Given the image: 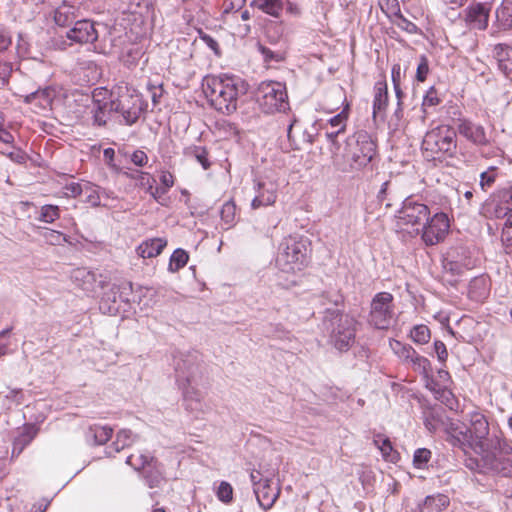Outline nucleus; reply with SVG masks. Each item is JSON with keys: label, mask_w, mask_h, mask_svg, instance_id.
<instances>
[{"label": "nucleus", "mask_w": 512, "mask_h": 512, "mask_svg": "<svg viewBox=\"0 0 512 512\" xmlns=\"http://www.w3.org/2000/svg\"><path fill=\"white\" fill-rule=\"evenodd\" d=\"M259 109L265 114L285 112L289 109L286 85L278 81H263L256 93Z\"/></svg>", "instance_id": "obj_6"}, {"label": "nucleus", "mask_w": 512, "mask_h": 512, "mask_svg": "<svg viewBox=\"0 0 512 512\" xmlns=\"http://www.w3.org/2000/svg\"><path fill=\"white\" fill-rule=\"evenodd\" d=\"M126 464L133 467L136 471L143 469V479L149 488H158L165 480L163 465L150 454L139 453L138 455H129L126 458Z\"/></svg>", "instance_id": "obj_11"}, {"label": "nucleus", "mask_w": 512, "mask_h": 512, "mask_svg": "<svg viewBox=\"0 0 512 512\" xmlns=\"http://www.w3.org/2000/svg\"><path fill=\"white\" fill-rule=\"evenodd\" d=\"M11 328H6L0 331V357L7 353L10 341Z\"/></svg>", "instance_id": "obj_64"}, {"label": "nucleus", "mask_w": 512, "mask_h": 512, "mask_svg": "<svg viewBox=\"0 0 512 512\" xmlns=\"http://www.w3.org/2000/svg\"><path fill=\"white\" fill-rule=\"evenodd\" d=\"M373 444L380 450L384 460L396 463L399 454L394 450L393 445L388 437L381 433H375L373 436Z\"/></svg>", "instance_id": "obj_30"}, {"label": "nucleus", "mask_w": 512, "mask_h": 512, "mask_svg": "<svg viewBox=\"0 0 512 512\" xmlns=\"http://www.w3.org/2000/svg\"><path fill=\"white\" fill-rule=\"evenodd\" d=\"M310 241L306 237L289 236L280 245L276 266L285 273L303 270L309 262Z\"/></svg>", "instance_id": "obj_4"}, {"label": "nucleus", "mask_w": 512, "mask_h": 512, "mask_svg": "<svg viewBox=\"0 0 512 512\" xmlns=\"http://www.w3.org/2000/svg\"><path fill=\"white\" fill-rule=\"evenodd\" d=\"M114 92L105 87H97L92 91L91 118L94 126H105L113 112H116Z\"/></svg>", "instance_id": "obj_12"}, {"label": "nucleus", "mask_w": 512, "mask_h": 512, "mask_svg": "<svg viewBox=\"0 0 512 512\" xmlns=\"http://www.w3.org/2000/svg\"><path fill=\"white\" fill-rule=\"evenodd\" d=\"M167 245L164 238H151L143 241L136 249L138 256L146 259L158 256Z\"/></svg>", "instance_id": "obj_26"}, {"label": "nucleus", "mask_w": 512, "mask_h": 512, "mask_svg": "<svg viewBox=\"0 0 512 512\" xmlns=\"http://www.w3.org/2000/svg\"><path fill=\"white\" fill-rule=\"evenodd\" d=\"M422 417L424 426L430 432L440 431L447 417L446 411L438 405L423 408Z\"/></svg>", "instance_id": "obj_24"}, {"label": "nucleus", "mask_w": 512, "mask_h": 512, "mask_svg": "<svg viewBox=\"0 0 512 512\" xmlns=\"http://www.w3.org/2000/svg\"><path fill=\"white\" fill-rule=\"evenodd\" d=\"M425 378L426 382V388L429 389L433 394L434 397L444 388H446L445 385H443L441 382L433 378L430 373H428L427 376H423Z\"/></svg>", "instance_id": "obj_62"}, {"label": "nucleus", "mask_w": 512, "mask_h": 512, "mask_svg": "<svg viewBox=\"0 0 512 512\" xmlns=\"http://www.w3.org/2000/svg\"><path fill=\"white\" fill-rule=\"evenodd\" d=\"M131 292V282H123L120 285H109L100 298V311L110 316L128 312V308L130 307L129 296Z\"/></svg>", "instance_id": "obj_10"}, {"label": "nucleus", "mask_w": 512, "mask_h": 512, "mask_svg": "<svg viewBox=\"0 0 512 512\" xmlns=\"http://www.w3.org/2000/svg\"><path fill=\"white\" fill-rule=\"evenodd\" d=\"M39 234L50 245H60L67 241L66 236L57 230L42 228Z\"/></svg>", "instance_id": "obj_48"}, {"label": "nucleus", "mask_w": 512, "mask_h": 512, "mask_svg": "<svg viewBox=\"0 0 512 512\" xmlns=\"http://www.w3.org/2000/svg\"><path fill=\"white\" fill-rule=\"evenodd\" d=\"M188 154L193 156L204 170L210 168L211 163L208 159V151L203 146H193L188 150Z\"/></svg>", "instance_id": "obj_50"}, {"label": "nucleus", "mask_w": 512, "mask_h": 512, "mask_svg": "<svg viewBox=\"0 0 512 512\" xmlns=\"http://www.w3.org/2000/svg\"><path fill=\"white\" fill-rule=\"evenodd\" d=\"M357 324L354 316L338 308H326L319 328L336 350L346 352L355 343Z\"/></svg>", "instance_id": "obj_3"}, {"label": "nucleus", "mask_w": 512, "mask_h": 512, "mask_svg": "<svg viewBox=\"0 0 512 512\" xmlns=\"http://www.w3.org/2000/svg\"><path fill=\"white\" fill-rule=\"evenodd\" d=\"M37 433L38 428L35 425H25L13 441L12 458L18 457L25 447L36 437Z\"/></svg>", "instance_id": "obj_25"}, {"label": "nucleus", "mask_w": 512, "mask_h": 512, "mask_svg": "<svg viewBox=\"0 0 512 512\" xmlns=\"http://www.w3.org/2000/svg\"><path fill=\"white\" fill-rule=\"evenodd\" d=\"M66 37L74 43L93 44L99 37L95 23L83 19L77 20L73 27L66 32Z\"/></svg>", "instance_id": "obj_22"}, {"label": "nucleus", "mask_w": 512, "mask_h": 512, "mask_svg": "<svg viewBox=\"0 0 512 512\" xmlns=\"http://www.w3.org/2000/svg\"><path fill=\"white\" fill-rule=\"evenodd\" d=\"M431 459V451L427 448H418L413 455V465L417 469H423Z\"/></svg>", "instance_id": "obj_52"}, {"label": "nucleus", "mask_w": 512, "mask_h": 512, "mask_svg": "<svg viewBox=\"0 0 512 512\" xmlns=\"http://www.w3.org/2000/svg\"><path fill=\"white\" fill-rule=\"evenodd\" d=\"M215 495L219 501L224 504H230L233 501V487L227 481H221L214 488Z\"/></svg>", "instance_id": "obj_42"}, {"label": "nucleus", "mask_w": 512, "mask_h": 512, "mask_svg": "<svg viewBox=\"0 0 512 512\" xmlns=\"http://www.w3.org/2000/svg\"><path fill=\"white\" fill-rule=\"evenodd\" d=\"M435 399L443 403L446 407L453 410L457 405V400L454 394L450 389L446 386V388L442 389L436 396Z\"/></svg>", "instance_id": "obj_54"}, {"label": "nucleus", "mask_w": 512, "mask_h": 512, "mask_svg": "<svg viewBox=\"0 0 512 512\" xmlns=\"http://www.w3.org/2000/svg\"><path fill=\"white\" fill-rule=\"evenodd\" d=\"M250 6L274 18H279L283 11L282 0H252Z\"/></svg>", "instance_id": "obj_34"}, {"label": "nucleus", "mask_w": 512, "mask_h": 512, "mask_svg": "<svg viewBox=\"0 0 512 512\" xmlns=\"http://www.w3.org/2000/svg\"><path fill=\"white\" fill-rule=\"evenodd\" d=\"M73 278L79 281V285L86 292H95L96 286H100L102 280L97 281L96 273L85 268L74 271Z\"/></svg>", "instance_id": "obj_31"}, {"label": "nucleus", "mask_w": 512, "mask_h": 512, "mask_svg": "<svg viewBox=\"0 0 512 512\" xmlns=\"http://www.w3.org/2000/svg\"><path fill=\"white\" fill-rule=\"evenodd\" d=\"M279 184L270 176H260L254 179L255 196L251 201L252 209L271 206L276 202Z\"/></svg>", "instance_id": "obj_16"}, {"label": "nucleus", "mask_w": 512, "mask_h": 512, "mask_svg": "<svg viewBox=\"0 0 512 512\" xmlns=\"http://www.w3.org/2000/svg\"><path fill=\"white\" fill-rule=\"evenodd\" d=\"M175 379L182 391L187 410L196 411V417L203 410L202 394L198 385L202 377L198 352H177L173 356Z\"/></svg>", "instance_id": "obj_1"}, {"label": "nucleus", "mask_w": 512, "mask_h": 512, "mask_svg": "<svg viewBox=\"0 0 512 512\" xmlns=\"http://www.w3.org/2000/svg\"><path fill=\"white\" fill-rule=\"evenodd\" d=\"M462 449L465 455V466L473 472H479L480 461L478 455L480 454V447L477 449V452H474L471 448L465 445H462Z\"/></svg>", "instance_id": "obj_46"}, {"label": "nucleus", "mask_w": 512, "mask_h": 512, "mask_svg": "<svg viewBox=\"0 0 512 512\" xmlns=\"http://www.w3.org/2000/svg\"><path fill=\"white\" fill-rule=\"evenodd\" d=\"M237 223V207L233 200L226 201L220 210V227L229 230Z\"/></svg>", "instance_id": "obj_33"}, {"label": "nucleus", "mask_w": 512, "mask_h": 512, "mask_svg": "<svg viewBox=\"0 0 512 512\" xmlns=\"http://www.w3.org/2000/svg\"><path fill=\"white\" fill-rule=\"evenodd\" d=\"M218 127L224 138L239 140L240 130L235 123L223 120L218 123Z\"/></svg>", "instance_id": "obj_51"}, {"label": "nucleus", "mask_w": 512, "mask_h": 512, "mask_svg": "<svg viewBox=\"0 0 512 512\" xmlns=\"http://www.w3.org/2000/svg\"><path fill=\"white\" fill-rule=\"evenodd\" d=\"M137 185L144 189L146 193L153 191V186L156 184L155 178L148 172L137 170Z\"/></svg>", "instance_id": "obj_53"}, {"label": "nucleus", "mask_w": 512, "mask_h": 512, "mask_svg": "<svg viewBox=\"0 0 512 512\" xmlns=\"http://www.w3.org/2000/svg\"><path fill=\"white\" fill-rule=\"evenodd\" d=\"M346 122H347V114L342 111L338 113L337 115L333 116L329 119L328 124L331 128L344 130L346 128Z\"/></svg>", "instance_id": "obj_60"}, {"label": "nucleus", "mask_w": 512, "mask_h": 512, "mask_svg": "<svg viewBox=\"0 0 512 512\" xmlns=\"http://www.w3.org/2000/svg\"><path fill=\"white\" fill-rule=\"evenodd\" d=\"M441 102V99L439 97L438 91L435 89L434 86H431L423 96L421 108L423 112L422 118L424 119L426 114L428 113V110L430 108H434L437 105H439Z\"/></svg>", "instance_id": "obj_40"}, {"label": "nucleus", "mask_w": 512, "mask_h": 512, "mask_svg": "<svg viewBox=\"0 0 512 512\" xmlns=\"http://www.w3.org/2000/svg\"><path fill=\"white\" fill-rule=\"evenodd\" d=\"M498 175H499V172H498L497 167H495L493 165H487L485 167V170L482 171V189L485 186H488V187L491 186L495 182Z\"/></svg>", "instance_id": "obj_57"}, {"label": "nucleus", "mask_w": 512, "mask_h": 512, "mask_svg": "<svg viewBox=\"0 0 512 512\" xmlns=\"http://www.w3.org/2000/svg\"><path fill=\"white\" fill-rule=\"evenodd\" d=\"M315 130L314 126H312L311 130L304 129L299 119L293 115L286 130L290 148L300 150L303 144H313Z\"/></svg>", "instance_id": "obj_21"}, {"label": "nucleus", "mask_w": 512, "mask_h": 512, "mask_svg": "<svg viewBox=\"0 0 512 512\" xmlns=\"http://www.w3.org/2000/svg\"><path fill=\"white\" fill-rule=\"evenodd\" d=\"M143 55V47L132 43L123 49L119 58L125 66L132 67L137 65Z\"/></svg>", "instance_id": "obj_37"}, {"label": "nucleus", "mask_w": 512, "mask_h": 512, "mask_svg": "<svg viewBox=\"0 0 512 512\" xmlns=\"http://www.w3.org/2000/svg\"><path fill=\"white\" fill-rule=\"evenodd\" d=\"M85 196V202L90 204L92 207H98L101 205L100 202V187L90 183H84V190L82 193Z\"/></svg>", "instance_id": "obj_41"}, {"label": "nucleus", "mask_w": 512, "mask_h": 512, "mask_svg": "<svg viewBox=\"0 0 512 512\" xmlns=\"http://www.w3.org/2000/svg\"><path fill=\"white\" fill-rule=\"evenodd\" d=\"M389 346L399 360L414 372H417L422 376H427L428 373L431 372L430 361L426 357L418 354L411 345L391 339L389 341Z\"/></svg>", "instance_id": "obj_14"}, {"label": "nucleus", "mask_w": 512, "mask_h": 512, "mask_svg": "<svg viewBox=\"0 0 512 512\" xmlns=\"http://www.w3.org/2000/svg\"><path fill=\"white\" fill-rule=\"evenodd\" d=\"M465 20L468 25L480 28V2L472 0L466 9Z\"/></svg>", "instance_id": "obj_44"}, {"label": "nucleus", "mask_w": 512, "mask_h": 512, "mask_svg": "<svg viewBox=\"0 0 512 512\" xmlns=\"http://www.w3.org/2000/svg\"><path fill=\"white\" fill-rule=\"evenodd\" d=\"M189 260V255L187 251L181 248H177L174 250L170 257L168 270L170 272H177L183 267L186 266L187 262Z\"/></svg>", "instance_id": "obj_39"}, {"label": "nucleus", "mask_w": 512, "mask_h": 512, "mask_svg": "<svg viewBox=\"0 0 512 512\" xmlns=\"http://www.w3.org/2000/svg\"><path fill=\"white\" fill-rule=\"evenodd\" d=\"M60 217V208L57 205L46 204L40 208L38 220L44 223H53Z\"/></svg>", "instance_id": "obj_43"}, {"label": "nucleus", "mask_w": 512, "mask_h": 512, "mask_svg": "<svg viewBox=\"0 0 512 512\" xmlns=\"http://www.w3.org/2000/svg\"><path fill=\"white\" fill-rule=\"evenodd\" d=\"M376 154V143L365 130H359L344 140V148L338 157L350 162L354 169L368 165Z\"/></svg>", "instance_id": "obj_5"}, {"label": "nucleus", "mask_w": 512, "mask_h": 512, "mask_svg": "<svg viewBox=\"0 0 512 512\" xmlns=\"http://www.w3.org/2000/svg\"><path fill=\"white\" fill-rule=\"evenodd\" d=\"M64 190L67 196L75 198L82 195L84 184H80L78 182H70L65 184Z\"/></svg>", "instance_id": "obj_61"}, {"label": "nucleus", "mask_w": 512, "mask_h": 512, "mask_svg": "<svg viewBox=\"0 0 512 512\" xmlns=\"http://www.w3.org/2000/svg\"><path fill=\"white\" fill-rule=\"evenodd\" d=\"M78 9L67 2H63L54 10V21L60 27H66L76 22Z\"/></svg>", "instance_id": "obj_27"}, {"label": "nucleus", "mask_w": 512, "mask_h": 512, "mask_svg": "<svg viewBox=\"0 0 512 512\" xmlns=\"http://www.w3.org/2000/svg\"><path fill=\"white\" fill-rule=\"evenodd\" d=\"M450 222L448 216L436 213L421 225L420 233L427 246H433L443 241L449 232Z\"/></svg>", "instance_id": "obj_15"}, {"label": "nucleus", "mask_w": 512, "mask_h": 512, "mask_svg": "<svg viewBox=\"0 0 512 512\" xmlns=\"http://www.w3.org/2000/svg\"><path fill=\"white\" fill-rule=\"evenodd\" d=\"M202 87L211 106L224 114L233 113L237 109L238 97L247 91L241 78L230 75L206 77Z\"/></svg>", "instance_id": "obj_2"}, {"label": "nucleus", "mask_w": 512, "mask_h": 512, "mask_svg": "<svg viewBox=\"0 0 512 512\" xmlns=\"http://www.w3.org/2000/svg\"><path fill=\"white\" fill-rule=\"evenodd\" d=\"M54 97L55 90L51 87H45L26 95L24 102L34 106L40 111H48L51 110Z\"/></svg>", "instance_id": "obj_23"}, {"label": "nucleus", "mask_w": 512, "mask_h": 512, "mask_svg": "<svg viewBox=\"0 0 512 512\" xmlns=\"http://www.w3.org/2000/svg\"><path fill=\"white\" fill-rule=\"evenodd\" d=\"M502 242L507 246H512V212L507 217L505 224L502 227Z\"/></svg>", "instance_id": "obj_59"}, {"label": "nucleus", "mask_w": 512, "mask_h": 512, "mask_svg": "<svg viewBox=\"0 0 512 512\" xmlns=\"http://www.w3.org/2000/svg\"><path fill=\"white\" fill-rule=\"evenodd\" d=\"M425 505L436 507L438 510H442L449 505V499L447 496L442 494L437 496H427L425 499Z\"/></svg>", "instance_id": "obj_58"}, {"label": "nucleus", "mask_w": 512, "mask_h": 512, "mask_svg": "<svg viewBox=\"0 0 512 512\" xmlns=\"http://www.w3.org/2000/svg\"><path fill=\"white\" fill-rule=\"evenodd\" d=\"M496 18L504 28L512 26V0H506L496 11Z\"/></svg>", "instance_id": "obj_47"}, {"label": "nucleus", "mask_w": 512, "mask_h": 512, "mask_svg": "<svg viewBox=\"0 0 512 512\" xmlns=\"http://www.w3.org/2000/svg\"><path fill=\"white\" fill-rule=\"evenodd\" d=\"M137 439L138 436L133 434L131 430L121 429L118 431L115 441L110 447H108L106 453L109 457L114 456L115 453H118L126 447L131 446L137 441Z\"/></svg>", "instance_id": "obj_29"}, {"label": "nucleus", "mask_w": 512, "mask_h": 512, "mask_svg": "<svg viewBox=\"0 0 512 512\" xmlns=\"http://www.w3.org/2000/svg\"><path fill=\"white\" fill-rule=\"evenodd\" d=\"M492 57L505 74L512 71V47L507 44H497L492 49Z\"/></svg>", "instance_id": "obj_28"}, {"label": "nucleus", "mask_w": 512, "mask_h": 512, "mask_svg": "<svg viewBox=\"0 0 512 512\" xmlns=\"http://www.w3.org/2000/svg\"><path fill=\"white\" fill-rule=\"evenodd\" d=\"M458 132L460 135L477 144L480 140V126L467 119H460L458 123Z\"/></svg>", "instance_id": "obj_38"}, {"label": "nucleus", "mask_w": 512, "mask_h": 512, "mask_svg": "<svg viewBox=\"0 0 512 512\" xmlns=\"http://www.w3.org/2000/svg\"><path fill=\"white\" fill-rule=\"evenodd\" d=\"M492 451L482 454V470L486 469L503 477H512V459L501 455V440L496 437Z\"/></svg>", "instance_id": "obj_17"}, {"label": "nucleus", "mask_w": 512, "mask_h": 512, "mask_svg": "<svg viewBox=\"0 0 512 512\" xmlns=\"http://www.w3.org/2000/svg\"><path fill=\"white\" fill-rule=\"evenodd\" d=\"M394 24L403 31L409 34H415L418 31V27L401 14L395 15Z\"/></svg>", "instance_id": "obj_56"}, {"label": "nucleus", "mask_w": 512, "mask_h": 512, "mask_svg": "<svg viewBox=\"0 0 512 512\" xmlns=\"http://www.w3.org/2000/svg\"><path fill=\"white\" fill-rule=\"evenodd\" d=\"M116 113L122 116L125 125L135 124L145 109L143 100L138 95H125L116 98Z\"/></svg>", "instance_id": "obj_20"}, {"label": "nucleus", "mask_w": 512, "mask_h": 512, "mask_svg": "<svg viewBox=\"0 0 512 512\" xmlns=\"http://www.w3.org/2000/svg\"><path fill=\"white\" fill-rule=\"evenodd\" d=\"M434 352H435L437 359L440 363L443 364L446 362L447 357H448V351H447L446 345L442 341L436 340L434 342Z\"/></svg>", "instance_id": "obj_63"}, {"label": "nucleus", "mask_w": 512, "mask_h": 512, "mask_svg": "<svg viewBox=\"0 0 512 512\" xmlns=\"http://www.w3.org/2000/svg\"><path fill=\"white\" fill-rule=\"evenodd\" d=\"M2 405L5 409L10 410L12 408L22 405L25 401V394L20 388L7 387L6 391H1Z\"/></svg>", "instance_id": "obj_36"}, {"label": "nucleus", "mask_w": 512, "mask_h": 512, "mask_svg": "<svg viewBox=\"0 0 512 512\" xmlns=\"http://www.w3.org/2000/svg\"><path fill=\"white\" fill-rule=\"evenodd\" d=\"M455 148V132L446 126L427 132L422 141V150L426 157L434 160L444 155L451 156Z\"/></svg>", "instance_id": "obj_8"}, {"label": "nucleus", "mask_w": 512, "mask_h": 512, "mask_svg": "<svg viewBox=\"0 0 512 512\" xmlns=\"http://www.w3.org/2000/svg\"><path fill=\"white\" fill-rule=\"evenodd\" d=\"M394 297L389 292H378L374 295L370 305L368 321L376 329H388L394 315Z\"/></svg>", "instance_id": "obj_13"}, {"label": "nucleus", "mask_w": 512, "mask_h": 512, "mask_svg": "<svg viewBox=\"0 0 512 512\" xmlns=\"http://www.w3.org/2000/svg\"><path fill=\"white\" fill-rule=\"evenodd\" d=\"M388 105V91L387 85L382 82H377L374 86L373 98V117L376 118L381 113L385 112Z\"/></svg>", "instance_id": "obj_32"}, {"label": "nucleus", "mask_w": 512, "mask_h": 512, "mask_svg": "<svg viewBox=\"0 0 512 512\" xmlns=\"http://www.w3.org/2000/svg\"><path fill=\"white\" fill-rule=\"evenodd\" d=\"M512 213V188L503 189L494 194L483 206L482 214L488 218L509 217Z\"/></svg>", "instance_id": "obj_19"}, {"label": "nucleus", "mask_w": 512, "mask_h": 512, "mask_svg": "<svg viewBox=\"0 0 512 512\" xmlns=\"http://www.w3.org/2000/svg\"><path fill=\"white\" fill-rule=\"evenodd\" d=\"M113 429L109 426L93 425L86 433V440L95 445L105 444L112 436Z\"/></svg>", "instance_id": "obj_35"}, {"label": "nucleus", "mask_w": 512, "mask_h": 512, "mask_svg": "<svg viewBox=\"0 0 512 512\" xmlns=\"http://www.w3.org/2000/svg\"><path fill=\"white\" fill-rule=\"evenodd\" d=\"M429 207L419 198L407 197L397 212V226L401 229L412 228V232L420 234L421 225L429 219Z\"/></svg>", "instance_id": "obj_9"}, {"label": "nucleus", "mask_w": 512, "mask_h": 512, "mask_svg": "<svg viewBox=\"0 0 512 512\" xmlns=\"http://www.w3.org/2000/svg\"><path fill=\"white\" fill-rule=\"evenodd\" d=\"M410 337L416 344H426L429 342L431 337L430 329L423 324L415 325L410 331Z\"/></svg>", "instance_id": "obj_45"}, {"label": "nucleus", "mask_w": 512, "mask_h": 512, "mask_svg": "<svg viewBox=\"0 0 512 512\" xmlns=\"http://www.w3.org/2000/svg\"><path fill=\"white\" fill-rule=\"evenodd\" d=\"M344 133V130L331 128V130H326L325 136L327 141L331 144L330 150L334 157H338L341 150V145L339 142V138Z\"/></svg>", "instance_id": "obj_49"}, {"label": "nucleus", "mask_w": 512, "mask_h": 512, "mask_svg": "<svg viewBox=\"0 0 512 512\" xmlns=\"http://www.w3.org/2000/svg\"><path fill=\"white\" fill-rule=\"evenodd\" d=\"M440 430L444 431L448 436L455 438L461 445L471 448L474 452H477L480 446V437L477 433L467 428L458 420L447 416Z\"/></svg>", "instance_id": "obj_18"}, {"label": "nucleus", "mask_w": 512, "mask_h": 512, "mask_svg": "<svg viewBox=\"0 0 512 512\" xmlns=\"http://www.w3.org/2000/svg\"><path fill=\"white\" fill-rule=\"evenodd\" d=\"M429 60L426 55L422 54L419 57V63L416 69V80L418 82H424L429 74Z\"/></svg>", "instance_id": "obj_55"}, {"label": "nucleus", "mask_w": 512, "mask_h": 512, "mask_svg": "<svg viewBox=\"0 0 512 512\" xmlns=\"http://www.w3.org/2000/svg\"><path fill=\"white\" fill-rule=\"evenodd\" d=\"M274 476V471L262 472L257 469L251 470L249 475L257 503L265 511L274 506L281 493L280 484L274 482Z\"/></svg>", "instance_id": "obj_7"}]
</instances>
